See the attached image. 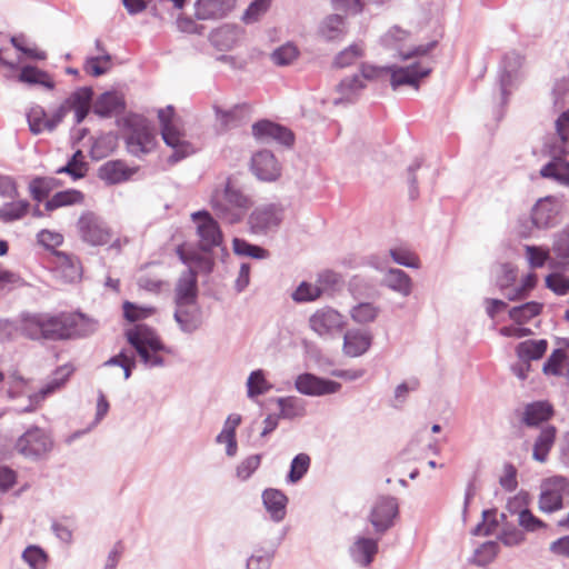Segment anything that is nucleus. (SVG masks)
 <instances>
[{
    "label": "nucleus",
    "instance_id": "f257e3e1",
    "mask_svg": "<svg viewBox=\"0 0 569 569\" xmlns=\"http://www.w3.org/2000/svg\"><path fill=\"white\" fill-rule=\"evenodd\" d=\"M97 328L98 323L83 315L26 313L20 320L21 333L32 340H63L90 335Z\"/></svg>",
    "mask_w": 569,
    "mask_h": 569
},
{
    "label": "nucleus",
    "instance_id": "f03ea898",
    "mask_svg": "<svg viewBox=\"0 0 569 569\" xmlns=\"http://www.w3.org/2000/svg\"><path fill=\"white\" fill-rule=\"evenodd\" d=\"M93 91L90 87H83L76 90L67 98L49 117L41 106H33L27 112L29 129L33 134H40L44 131L52 132L64 117L74 111L76 123H81L89 112L90 101Z\"/></svg>",
    "mask_w": 569,
    "mask_h": 569
},
{
    "label": "nucleus",
    "instance_id": "7ed1b4c3",
    "mask_svg": "<svg viewBox=\"0 0 569 569\" xmlns=\"http://www.w3.org/2000/svg\"><path fill=\"white\" fill-rule=\"evenodd\" d=\"M209 202L214 214L229 224L239 223L252 206L250 196L246 194L231 177L212 189Z\"/></svg>",
    "mask_w": 569,
    "mask_h": 569
},
{
    "label": "nucleus",
    "instance_id": "20e7f679",
    "mask_svg": "<svg viewBox=\"0 0 569 569\" xmlns=\"http://www.w3.org/2000/svg\"><path fill=\"white\" fill-rule=\"evenodd\" d=\"M124 336L147 369L164 366V359L160 353H171V349L162 343L152 328L146 325H137L128 329Z\"/></svg>",
    "mask_w": 569,
    "mask_h": 569
},
{
    "label": "nucleus",
    "instance_id": "39448f33",
    "mask_svg": "<svg viewBox=\"0 0 569 569\" xmlns=\"http://www.w3.org/2000/svg\"><path fill=\"white\" fill-rule=\"evenodd\" d=\"M158 118L162 139L172 149V153L168 157L169 163L174 164L196 152V148L186 139L181 121L176 117L171 106L160 109Z\"/></svg>",
    "mask_w": 569,
    "mask_h": 569
},
{
    "label": "nucleus",
    "instance_id": "423d86ee",
    "mask_svg": "<svg viewBox=\"0 0 569 569\" xmlns=\"http://www.w3.org/2000/svg\"><path fill=\"white\" fill-rule=\"evenodd\" d=\"M286 209L281 203L269 202L257 206L248 217L249 231L256 236H268L279 230Z\"/></svg>",
    "mask_w": 569,
    "mask_h": 569
},
{
    "label": "nucleus",
    "instance_id": "0eeeda50",
    "mask_svg": "<svg viewBox=\"0 0 569 569\" xmlns=\"http://www.w3.org/2000/svg\"><path fill=\"white\" fill-rule=\"evenodd\" d=\"M53 446V438L48 430L31 426L17 439L14 449L27 459L39 460L46 457Z\"/></svg>",
    "mask_w": 569,
    "mask_h": 569
},
{
    "label": "nucleus",
    "instance_id": "6e6552de",
    "mask_svg": "<svg viewBox=\"0 0 569 569\" xmlns=\"http://www.w3.org/2000/svg\"><path fill=\"white\" fill-rule=\"evenodd\" d=\"M80 239L93 247L104 246L112 238V231L106 221L92 211L83 212L77 221Z\"/></svg>",
    "mask_w": 569,
    "mask_h": 569
},
{
    "label": "nucleus",
    "instance_id": "1a4fd4ad",
    "mask_svg": "<svg viewBox=\"0 0 569 569\" xmlns=\"http://www.w3.org/2000/svg\"><path fill=\"white\" fill-rule=\"evenodd\" d=\"M309 328L322 339H331L346 327V318L338 310L326 306L317 309L308 319Z\"/></svg>",
    "mask_w": 569,
    "mask_h": 569
},
{
    "label": "nucleus",
    "instance_id": "9d476101",
    "mask_svg": "<svg viewBox=\"0 0 569 569\" xmlns=\"http://www.w3.org/2000/svg\"><path fill=\"white\" fill-rule=\"evenodd\" d=\"M569 496V479L555 476L546 479L541 485L539 495V509L552 513L563 508V499Z\"/></svg>",
    "mask_w": 569,
    "mask_h": 569
},
{
    "label": "nucleus",
    "instance_id": "9b49d317",
    "mask_svg": "<svg viewBox=\"0 0 569 569\" xmlns=\"http://www.w3.org/2000/svg\"><path fill=\"white\" fill-rule=\"evenodd\" d=\"M156 144V137L146 121L141 118L128 121L126 146L130 154L141 158L151 152Z\"/></svg>",
    "mask_w": 569,
    "mask_h": 569
},
{
    "label": "nucleus",
    "instance_id": "f8f14e48",
    "mask_svg": "<svg viewBox=\"0 0 569 569\" xmlns=\"http://www.w3.org/2000/svg\"><path fill=\"white\" fill-rule=\"evenodd\" d=\"M191 219L197 223V234L200 239V248L203 251H211L222 242V232L219 223L207 210L191 213Z\"/></svg>",
    "mask_w": 569,
    "mask_h": 569
},
{
    "label": "nucleus",
    "instance_id": "ddd939ff",
    "mask_svg": "<svg viewBox=\"0 0 569 569\" xmlns=\"http://www.w3.org/2000/svg\"><path fill=\"white\" fill-rule=\"evenodd\" d=\"M398 512L399 506L395 497H380L370 511L369 521L377 533L383 535L393 526Z\"/></svg>",
    "mask_w": 569,
    "mask_h": 569
},
{
    "label": "nucleus",
    "instance_id": "4468645a",
    "mask_svg": "<svg viewBox=\"0 0 569 569\" xmlns=\"http://www.w3.org/2000/svg\"><path fill=\"white\" fill-rule=\"evenodd\" d=\"M295 387L302 395L321 397L338 392L341 383L306 372L296 378Z\"/></svg>",
    "mask_w": 569,
    "mask_h": 569
},
{
    "label": "nucleus",
    "instance_id": "2eb2a0df",
    "mask_svg": "<svg viewBox=\"0 0 569 569\" xmlns=\"http://www.w3.org/2000/svg\"><path fill=\"white\" fill-rule=\"evenodd\" d=\"M387 72L390 73V84L393 90L401 86H410L418 89L421 78L429 74L430 69L413 63L408 67L388 66Z\"/></svg>",
    "mask_w": 569,
    "mask_h": 569
},
{
    "label": "nucleus",
    "instance_id": "dca6fc26",
    "mask_svg": "<svg viewBox=\"0 0 569 569\" xmlns=\"http://www.w3.org/2000/svg\"><path fill=\"white\" fill-rule=\"evenodd\" d=\"M251 171L261 181H274L281 174V167L272 152L261 150L251 158Z\"/></svg>",
    "mask_w": 569,
    "mask_h": 569
},
{
    "label": "nucleus",
    "instance_id": "f3484780",
    "mask_svg": "<svg viewBox=\"0 0 569 569\" xmlns=\"http://www.w3.org/2000/svg\"><path fill=\"white\" fill-rule=\"evenodd\" d=\"M556 133L543 146L546 153L569 154V109L563 111L555 122Z\"/></svg>",
    "mask_w": 569,
    "mask_h": 569
},
{
    "label": "nucleus",
    "instance_id": "a211bd4d",
    "mask_svg": "<svg viewBox=\"0 0 569 569\" xmlns=\"http://www.w3.org/2000/svg\"><path fill=\"white\" fill-rule=\"evenodd\" d=\"M560 206L556 198L546 197L537 201L531 211V220L537 228L547 229L557 223Z\"/></svg>",
    "mask_w": 569,
    "mask_h": 569
},
{
    "label": "nucleus",
    "instance_id": "6ab92c4d",
    "mask_svg": "<svg viewBox=\"0 0 569 569\" xmlns=\"http://www.w3.org/2000/svg\"><path fill=\"white\" fill-rule=\"evenodd\" d=\"M236 6V0H197L194 16L198 20H218L224 18Z\"/></svg>",
    "mask_w": 569,
    "mask_h": 569
},
{
    "label": "nucleus",
    "instance_id": "aec40b11",
    "mask_svg": "<svg viewBox=\"0 0 569 569\" xmlns=\"http://www.w3.org/2000/svg\"><path fill=\"white\" fill-rule=\"evenodd\" d=\"M73 371L74 368L71 365L60 366L52 372L47 383L38 392L29 396V400L41 403L47 397L62 389Z\"/></svg>",
    "mask_w": 569,
    "mask_h": 569
},
{
    "label": "nucleus",
    "instance_id": "412c9836",
    "mask_svg": "<svg viewBox=\"0 0 569 569\" xmlns=\"http://www.w3.org/2000/svg\"><path fill=\"white\" fill-rule=\"evenodd\" d=\"M252 134L258 139H272L284 146L293 143V134L289 129L268 120L256 122L252 126Z\"/></svg>",
    "mask_w": 569,
    "mask_h": 569
},
{
    "label": "nucleus",
    "instance_id": "4be33fe9",
    "mask_svg": "<svg viewBox=\"0 0 569 569\" xmlns=\"http://www.w3.org/2000/svg\"><path fill=\"white\" fill-rule=\"evenodd\" d=\"M198 286L196 271L187 269L181 272L176 288H174V302L176 305H191L197 302Z\"/></svg>",
    "mask_w": 569,
    "mask_h": 569
},
{
    "label": "nucleus",
    "instance_id": "5701e85b",
    "mask_svg": "<svg viewBox=\"0 0 569 569\" xmlns=\"http://www.w3.org/2000/svg\"><path fill=\"white\" fill-rule=\"evenodd\" d=\"M349 552L352 560L360 567H369L378 552V539L358 536Z\"/></svg>",
    "mask_w": 569,
    "mask_h": 569
},
{
    "label": "nucleus",
    "instance_id": "b1692460",
    "mask_svg": "<svg viewBox=\"0 0 569 569\" xmlns=\"http://www.w3.org/2000/svg\"><path fill=\"white\" fill-rule=\"evenodd\" d=\"M372 342L368 331L350 329L343 335V352L348 357H359L366 353Z\"/></svg>",
    "mask_w": 569,
    "mask_h": 569
},
{
    "label": "nucleus",
    "instance_id": "393cba45",
    "mask_svg": "<svg viewBox=\"0 0 569 569\" xmlns=\"http://www.w3.org/2000/svg\"><path fill=\"white\" fill-rule=\"evenodd\" d=\"M174 320L183 332L191 333L202 323L201 310L197 302L191 305H176Z\"/></svg>",
    "mask_w": 569,
    "mask_h": 569
},
{
    "label": "nucleus",
    "instance_id": "a878e982",
    "mask_svg": "<svg viewBox=\"0 0 569 569\" xmlns=\"http://www.w3.org/2000/svg\"><path fill=\"white\" fill-rule=\"evenodd\" d=\"M522 62L523 57L516 51L508 52L503 57L499 74V86L503 99L506 98L508 88L511 87L516 80L517 71L522 66Z\"/></svg>",
    "mask_w": 569,
    "mask_h": 569
},
{
    "label": "nucleus",
    "instance_id": "bb28decb",
    "mask_svg": "<svg viewBox=\"0 0 569 569\" xmlns=\"http://www.w3.org/2000/svg\"><path fill=\"white\" fill-rule=\"evenodd\" d=\"M242 31L237 26L224 24L210 33L211 44L220 51L233 49L241 40Z\"/></svg>",
    "mask_w": 569,
    "mask_h": 569
},
{
    "label": "nucleus",
    "instance_id": "cd10ccee",
    "mask_svg": "<svg viewBox=\"0 0 569 569\" xmlns=\"http://www.w3.org/2000/svg\"><path fill=\"white\" fill-rule=\"evenodd\" d=\"M262 501L270 518L280 522L287 513L288 497L279 489L269 488L262 492Z\"/></svg>",
    "mask_w": 569,
    "mask_h": 569
},
{
    "label": "nucleus",
    "instance_id": "c85d7f7f",
    "mask_svg": "<svg viewBox=\"0 0 569 569\" xmlns=\"http://www.w3.org/2000/svg\"><path fill=\"white\" fill-rule=\"evenodd\" d=\"M123 97L117 92L102 93L93 104V112L102 118L118 116L124 111Z\"/></svg>",
    "mask_w": 569,
    "mask_h": 569
},
{
    "label": "nucleus",
    "instance_id": "c756f323",
    "mask_svg": "<svg viewBox=\"0 0 569 569\" xmlns=\"http://www.w3.org/2000/svg\"><path fill=\"white\" fill-rule=\"evenodd\" d=\"M553 416V408L548 401H535L526 405L521 422L527 427H538Z\"/></svg>",
    "mask_w": 569,
    "mask_h": 569
},
{
    "label": "nucleus",
    "instance_id": "7c9ffc66",
    "mask_svg": "<svg viewBox=\"0 0 569 569\" xmlns=\"http://www.w3.org/2000/svg\"><path fill=\"white\" fill-rule=\"evenodd\" d=\"M381 283L402 297L410 296L413 287L410 276L403 270L397 268H389L385 272Z\"/></svg>",
    "mask_w": 569,
    "mask_h": 569
},
{
    "label": "nucleus",
    "instance_id": "2f4dec72",
    "mask_svg": "<svg viewBox=\"0 0 569 569\" xmlns=\"http://www.w3.org/2000/svg\"><path fill=\"white\" fill-rule=\"evenodd\" d=\"M217 121L221 130L227 131L248 121L249 109L247 106H236L230 110H222L220 107H213Z\"/></svg>",
    "mask_w": 569,
    "mask_h": 569
},
{
    "label": "nucleus",
    "instance_id": "473e14b6",
    "mask_svg": "<svg viewBox=\"0 0 569 569\" xmlns=\"http://www.w3.org/2000/svg\"><path fill=\"white\" fill-rule=\"evenodd\" d=\"M557 436L556 427L551 425L543 426L539 435L537 436L533 449H532V458L539 462H546L549 456L550 450L552 449Z\"/></svg>",
    "mask_w": 569,
    "mask_h": 569
},
{
    "label": "nucleus",
    "instance_id": "72a5a7b5",
    "mask_svg": "<svg viewBox=\"0 0 569 569\" xmlns=\"http://www.w3.org/2000/svg\"><path fill=\"white\" fill-rule=\"evenodd\" d=\"M551 157V161L545 164L540 174L543 178H550L559 183L568 184L569 183V162L565 160L567 154H553L547 153Z\"/></svg>",
    "mask_w": 569,
    "mask_h": 569
},
{
    "label": "nucleus",
    "instance_id": "f704fd0d",
    "mask_svg": "<svg viewBox=\"0 0 569 569\" xmlns=\"http://www.w3.org/2000/svg\"><path fill=\"white\" fill-rule=\"evenodd\" d=\"M136 171L128 168L121 160L108 161L99 169V178L110 184L128 180Z\"/></svg>",
    "mask_w": 569,
    "mask_h": 569
},
{
    "label": "nucleus",
    "instance_id": "c9c22d12",
    "mask_svg": "<svg viewBox=\"0 0 569 569\" xmlns=\"http://www.w3.org/2000/svg\"><path fill=\"white\" fill-rule=\"evenodd\" d=\"M365 87L366 82L358 73L343 78L337 86V92L340 94V98L335 100V104L342 101L353 102Z\"/></svg>",
    "mask_w": 569,
    "mask_h": 569
},
{
    "label": "nucleus",
    "instance_id": "e433bc0d",
    "mask_svg": "<svg viewBox=\"0 0 569 569\" xmlns=\"http://www.w3.org/2000/svg\"><path fill=\"white\" fill-rule=\"evenodd\" d=\"M550 250L561 267L569 268V224L553 233Z\"/></svg>",
    "mask_w": 569,
    "mask_h": 569
},
{
    "label": "nucleus",
    "instance_id": "4c0bfd02",
    "mask_svg": "<svg viewBox=\"0 0 569 569\" xmlns=\"http://www.w3.org/2000/svg\"><path fill=\"white\" fill-rule=\"evenodd\" d=\"M177 253L180 260L188 267L187 269L196 271V276L198 271L209 273L213 268V260L207 256L194 251H186L181 247L178 248Z\"/></svg>",
    "mask_w": 569,
    "mask_h": 569
},
{
    "label": "nucleus",
    "instance_id": "58836bf2",
    "mask_svg": "<svg viewBox=\"0 0 569 569\" xmlns=\"http://www.w3.org/2000/svg\"><path fill=\"white\" fill-rule=\"evenodd\" d=\"M18 79L20 82L28 84H40L48 90H52L54 88V81L51 76L47 71L40 70L33 66H24L21 69Z\"/></svg>",
    "mask_w": 569,
    "mask_h": 569
},
{
    "label": "nucleus",
    "instance_id": "ea45409f",
    "mask_svg": "<svg viewBox=\"0 0 569 569\" xmlns=\"http://www.w3.org/2000/svg\"><path fill=\"white\" fill-rule=\"evenodd\" d=\"M547 347L548 342L545 339L527 340L517 346V356L520 361L525 362L538 360L545 355Z\"/></svg>",
    "mask_w": 569,
    "mask_h": 569
},
{
    "label": "nucleus",
    "instance_id": "a19ab883",
    "mask_svg": "<svg viewBox=\"0 0 569 569\" xmlns=\"http://www.w3.org/2000/svg\"><path fill=\"white\" fill-rule=\"evenodd\" d=\"M282 419H295L306 415L305 401L297 397H280L277 399Z\"/></svg>",
    "mask_w": 569,
    "mask_h": 569
},
{
    "label": "nucleus",
    "instance_id": "79ce46f5",
    "mask_svg": "<svg viewBox=\"0 0 569 569\" xmlns=\"http://www.w3.org/2000/svg\"><path fill=\"white\" fill-rule=\"evenodd\" d=\"M320 34L327 41L340 39L345 34V19L339 14L328 16L321 23Z\"/></svg>",
    "mask_w": 569,
    "mask_h": 569
},
{
    "label": "nucleus",
    "instance_id": "37998d69",
    "mask_svg": "<svg viewBox=\"0 0 569 569\" xmlns=\"http://www.w3.org/2000/svg\"><path fill=\"white\" fill-rule=\"evenodd\" d=\"M82 201V192L74 189H69L64 191H59L56 194H53L51 199L47 200V202L44 203V208L47 211H52L64 206L81 203Z\"/></svg>",
    "mask_w": 569,
    "mask_h": 569
},
{
    "label": "nucleus",
    "instance_id": "c03bdc74",
    "mask_svg": "<svg viewBox=\"0 0 569 569\" xmlns=\"http://www.w3.org/2000/svg\"><path fill=\"white\" fill-rule=\"evenodd\" d=\"M542 303L537 301H529L523 305L513 307L509 310V317L518 325H523L530 321L533 317L540 315Z\"/></svg>",
    "mask_w": 569,
    "mask_h": 569
},
{
    "label": "nucleus",
    "instance_id": "a18cd8bd",
    "mask_svg": "<svg viewBox=\"0 0 569 569\" xmlns=\"http://www.w3.org/2000/svg\"><path fill=\"white\" fill-rule=\"evenodd\" d=\"M30 208L27 200L7 202L0 207V221L9 223L22 219Z\"/></svg>",
    "mask_w": 569,
    "mask_h": 569
},
{
    "label": "nucleus",
    "instance_id": "49530a36",
    "mask_svg": "<svg viewBox=\"0 0 569 569\" xmlns=\"http://www.w3.org/2000/svg\"><path fill=\"white\" fill-rule=\"evenodd\" d=\"M363 52L365 49L361 43H352L336 54L332 67L336 69L350 67L363 56Z\"/></svg>",
    "mask_w": 569,
    "mask_h": 569
},
{
    "label": "nucleus",
    "instance_id": "de8ad7c7",
    "mask_svg": "<svg viewBox=\"0 0 569 569\" xmlns=\"http://www.w3.org/2000/svg\"><path fill=\"white\" fill-rule=\"evenodd\" d=\"M274 553V546L256 548L247 560V569H269Z\"/></svg>",
    "mask_w": 569,
    "mask_h": 569
},
{
    "label": "nucleus",
    "instance_id": "09e8293b",
    "mask_svg": "<svg viewBox=\"0 0 569 569\" xmlns=\"http://www.w3.org/2000/svg\"><path fill=\"white\" fill-rule=\"evenodd\" d=\"M272 389V385L267 381L264 372L259 369L250 373L247 380V393L249 398L267 393Z\"/></svg>",
    "mask_w": 569,
    "mask_h": 569
},
{
    "label": "nucleus",
    "instance_id": "8fccbe9b",
    "mask_svg": "<svg viewBox=\"0 0 569 569\" xmlns=\"http://www.w3.org/2000/svg\"><path fill=\"white\" fill-rule=\"evenodd\" d=\"M380 312L379 307L371 302H360L350 309V317L357 323H369L376 320Z\"/></svg>",
    "mask_w": 569,
    "mask_h": 569
},
{
    "label": "nucleus",
    "instance_id": "3c124183",
    "mask_svg": "<svg viewBox=\"0 0 569 569\" xmlns=\"http://www.w3.org/2000/svg\"><path fill=\"white\" fill-rule=\"evenodd\" d=\"M58 186L57 180L50 177L34 178L29 184V191L37 201H42Z\"/></svg>",
    "mask_w": 569,
    "mask_h": 569
},
{
    "label": "nucleus",
    "instance_id": "603ef678",
    "mask_svg": "<svg viewBox=\"0 0 569 569\" xmlns=\"http://www.w3.org/2000/svg\"><path fill=\"white\" fill-rule=\"evenodd\" d=\"M322 296V288L317 283L302 281L297 289L291 293V299L297 303L311 302Z\"/></svg>",
    "mask_w": 569,
    "mask_h": 569
},
{
    "label": "nucleus",
    "instance_id": "864d4df0",
    "mask_svg": "<svg viewBox=\"0 0 569 569\" xmlns=\"http://www.w3.org/2000/svg\"><path fill=\"white\" fill-rule=\"evenodd\" d=\"M111 68V56L109 53L87 58L83 69L93 77L107 73Z\"/></svg>",
    "mask_w": 569,
    "mask_h": 569
},
{
    "label": "nucleus",
    "instance_id": "5fc2aeb1",
    "mask_svg": "<svg viewBox=\"0 0 569 569\" xmlns=\"http://www.w3.org/2000/svg\"><path fill=\"white\" fill-rule=\"evenodd\" d=\"M310 467V457L307 453L297 455L290 465V470L287 476V481L290 483H297L308 472Z\"/></svg>",
    "mask_w": 569,
    "mask_h": 569
},
{
    "label": "nucleus",
    "instance_id": "6e6d98bb",
    "mask_svg": "<svg viewBox=\"0 0 569 569\" xmlns=\"http://www.w3.org/2000/svg\"><path fill=\"white\" fill-rule=\"evenodd\" d=\"M87 172V164L83 161V154L80 150L76 151L71 159L67 162L66 166L59 168L57 173H68L73 179H80L84 177Z\"/></svg>",
    "mask_w": 569,
    "mask_h": 569
},
{
    "label": "nucleus",
    "instance_id": "4d7b16f0",
    "mask_svg": "<svg viewBox=\"0 0 569 569\" xmlns=\"http://www.w3.org/2000/svg\"><path fill=\"white\" fill-rule=\"evenodd\" d=\"M233 251L238 256L251 257L254 259H264L268 251L259 246L251 244L244 239L234 238L232 241Z\"/></svg>",
    "mask_w": 569,
    "mask_h": 569
},
{
    "label": "nucleus",
    "instance_id": "13d9d810",
    "mask_svg": "<svg viewBox=\"0 0 569 569\" xmlns=\"http://www.w3.org/2000/svg\"><path fill=\"white\" fill-rule=\"evenodd\" d=\"M389 253L397 264L412 269H418L420 267L418 257L405 247L391 248Z\"/></svg>",
    "mask_w": 569,
    "mask_h": 569
},
{
    "label": "nucleus",
    "instance_id": "bf43d9fd",
    "mask_svg": "<svg viewBox=\"0 0 569 569\" xmlns=\"http://www.w3.org/2000/svg\"><path fill=\"white\" fill-rule=\"evenodd\" d=\"M299 51L296 46L292 43H286L278 49H276L271 59L277 66H289L298 58Z\"/></svg>",
    "mask_w": 569,
    "mask_h": 569
},
{
    "label": "nucleus",
    "instance_id": "052dcab7",
    "mask_svg": "<svg viewBox=\"0 0 569 569\" xmlns=\"http://www.w3.org/2000/svg\"><path fill=\"white\" fill-rule=\"evenodd\" d=\"M526 258L532 269L541 268L550 259V250L537 246H525Z\"/></svg>",
    "mask_w": 569,
    "mask_h": 569
},
{
    "label": "nucleus",
    "instance_id": "680f3d73",
    "mask_svg": "<svg viewBox=\"0 0 569 569\" xmlns=\"http://www.w3.org/2000/svg\"><path fill=\"white\" fill-rule=\"evenodd\" d=\"M498 550V543L495 541H487L482 543L475 552V562L478 566L488 565L496 558Z\"/></svg>",
    "mask_w": 569,
    "mask_h": 569
},
{
    "label": "nucleus",
    "instance_id": "e2e57ef3",
    "mask_svg": "<svg viewBox=\"0 0 569 569\" xmlns=\"http://www.w3.org/2000/svg\"><path fill=\"white\" fill-rule=\"evenodd\" d=\"M546 287L558 296L569 292V278L562 273L553 272L546 277Z\"/></svg>",
    "mask_w": 569,
    "mask_h": 569
},
{
    "label": "nucleus",
    "instance_id": "0e129e2a",
    "mask_svg": "<svg viewBox=\"0 0 569 569\" xmlns=\"http://www.w3.org/2000/svg\"><path fill=\"white\" fill-rule=\"evenodd\" d=\"M261 462V455H251L243 459L236 469L237 477L244 481L249 479L252 473L259 468Z\"/></svg>",
    "mask_w": 569,
    "mask_h": 569
},
{
    "label": "nucleus",
    "instance_id": "69168bd1",
    "mask_svg": "<svg viewBox=\"0 0 569 569\" xmlns=\"http://www.w3.org/2000/svg\"><path fill=\"white\" fill-rule=\"evenodd\" d=\"M498 539L506 547H516L521 545L526 540V536L522 530L513 527V526H505Z\"/></svg>",
    "mask_w": 569,
    "mask_h": 569
},
{
    "label": "nucleus",
    "instance_id": "338daca9",
    "mask_svg": "<svg viewBox=\"0 0 569 569\" xmlns=\"http://www.w3.org/2000/svg\"><path fill=\"white\" fill-rule=\"evenodd\" d=\"M518 523L523 530L529 532L547 527V525L537 518L528 508H525L519 512Z\"/></svg>",
    "mask_w": 569,
    "mask_h": 569
},
{
    "label": "nucleus",
    "instance_id": "774afa93",
    "mask_svg": "<svg viewBox=\"0 0 569 569\" xmlns=\"http://www.w3.org/2000/svg\"><path fill=\"white\" fill-rule=\"evenodd\" d=\"M566 359V352L562 349H556L549 356L548 360L543 365V372L546 375L558 376L561 373V363Z\"/></svg>",
    "mask_w": 569,
    "mask_h": 569
}]
</instances>
